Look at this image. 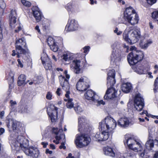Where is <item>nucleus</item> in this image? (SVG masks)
<instances>
[{
    "label": "nucleus",
    "mask_w": 158,
    "mask_h": 158,
    "mask_svg": "<svg viewBox=\"0 0 158 158\" xmlns=\"http://www.w3.org/2000/svg\"><path fill=\"white\" fill-rule=\"evenodd\" d=\"M10 143L11 146L14 150H17V148L20 147L25 154L31 158H38L39 156V150L32 146L28 147L29 142L22 136H18L16 140H11Z\"/></svg>",
    "instance_id": "1"
},
{
    "label": "nucleus",
    "mask_w": 158,
    "mask_h": 158,
    "mask_svg": "<svg viewBox=\"0 0 158 158\" xmlns=\"http://www.w3.org/2000/svg\"><path fill=\"white\" fill-rule=\"evenodd\" d=\"M140 29L134 27H130L128 32L125 30L123 34V39L130 44L137 42L140 39Z\"/></svg>",
    "instance_id": "2"
},
{
    "label": "nucleus",
    "mask_w": 158,
    "mask_h": 158,
    "mask_svg": "<svg viewBox=\"0 0 158 158\" xmlns=\"http://www.w3.org/2000/svg\"><path fill=\"white\" fill-rule=\"evenodd\" d=\"M138 21V16L135 13L134 9L131 6L126 8L123 17V23L125 24L126 21L134 25L137 24Z\"/></svg>",
    "instance_id": "3"
},
{
    "label": "nucleus",
    "mask_w": 158,
    "mask_h": 158,
    "mask_svg": "<svg viewBox=\"0 0 158 158\" xmlns=\"http://www.w3.org/2000/svg\"><path fill=\"white\" fill-rule=\"evenodd\" d=\"M121 45L118 42H115L111 45L113 49L111 56L110 62L112 64L117 65L121 59Z\"/></svg>",
    "instance_id": "4"
},
{
    "label": "nucleus",
    "mask_w": 158,
    "mask_h": 158,
    "mask_svg": "<svg viewBox=\"0 0 158 158\" xmlns=\"http://www.w3.org/2000/svg\"><path fill=\"white\" fill-rule=\"evenodd\" d=\"M130 50L132 51L127 56V59L128 62L131 65H134L139 61L142 60L143 57L142 51L136 50L135 46H131Z\"/></svg>",
    "instance_id": "5"
},
{
    "label": "nucleus",
    "mask_w": 158,
    "mask_h": 158,
    "mask_svg": "<svg viewBox=\"0 0 158 158\" xmlns=\"http://www.w3.org/2000/svg\"><path fill=\"white\" fill-rule=\"evenodd\" d=\"M116 126V121L112 118L107 117L99 123V128L101 130H105L111 133Z\"/></svg>",
    "instance_id": "6"
},
{
    "label": "nucleus",
    "mask_w": 158,
    "mask_h": 158,
    "mask_svg": "<svg viewBox=\"0 0 158 158\" xmlns=\"http://www.w3.org/2000/svg\"><path fill=\"white\" fill-rule=\"evenodd\" d=\"M123 142L125 145L127 144L129 149L135 152L141 151L143 150L141 143L133 137H128L126 135Z\"/></svg>",
    "instance_id": "7"
},
{
    "label": "nucleus",
    "mask_w": 158,
    "mask_h": 158,
    "mask_svg": "<svg viewBox=\"0 0 158 158\" xmlns=\"http://www.w3.org/2000/svg\"><path fill=\"white\" fill-rule=\"evenodd\" d=\"M90 141V138L86 135H77L75 142L77 147L81 148L88 145Z\"/></svg>",
    "instance_id": "8"
},
{
    "label": "nucleus",
    "mask_w": 158,
    "mask_h": 158,
    "mask_svg": "<svg viewBox=\"0 0 158 158\" xmlns=\"http://www.w3.org/2000/svg\"><path fill=\"white\" fill-rule=\"evenodd\" d=\"M89 81L86 77H81L78 81L76 85V88L77 90L83 91L86 90L89 88Z\"/></svg>",
    "instance_id": "9"
},
{
    "label": "nucleus",
    "mask_w": 158,
    "mask_h": 158,
    "mask_svg": "<svg viewBox=\"0 0 158 158\" xmlns=\"http://www.w3.org/2000/svg\"><path fill=\"white\" fill-rule=\"evenodd\" d=\"M64 74L66 78L64 76L61 75L59 77L60 84L63 89L65 91L69 90V85L68 80L70 78V76L68 74L67 71L66 70L64 72Z\"/></svg>",
    "instance_id": "10"
},
{
    "label": "nucleus",
    "mask_w": 158,
    "mask_h": 158,
    "mask_svg": "<svg viewBox=\"0 0 158 158\" xmlns=\"http://www.w3.org/2000/svg\"><path fill=\"white\" fill-rule=\"evenodd\" d=\"M134 105L135 108L138 111H141L143 109L144 106V99L140 94L136 95L134 100Z\"/></svg>",
    "instance_id": "11"
},
{
    "label": "nucleus",
    "mask_w": 158,
    "mask_h": 158,
    "mask_svg": "<svg viewBox=\"0 0 158 158\" xmlns=\"http://www.w3.org/2000/svg\"><path fill=\"white\" fill-rule=\"evenodd\" d=\"M78 22L74 19H69L65 29L66 31H72L77 30L78 28Z\"/></svg>",
    "instance_id": "12"
},
{
    "label": "nucleus",
    "mask_w": 158,
    "mask_h": 158,
    "mask_svg": "<svg viewBox=\"0 0 158 158\" xmlns=\"http://www.w3.org/2000/svg\"><path fill=\"white\" fill-rule=\"evenodd\" d=\"M78 131L80 132L82 130L87 131L89 128V124L85 118L83 116H81L78 118Z\"/></svg>",
    "instance_id": "13"
},
{
    "label": "nucleus",
    "mask_w": 158,
    "mask_h": 158,
    "mask_svg": "<svg viewBox=\"0 0 158 158\" xmlns=\"http://www.w3.org/2000/svg\"><path fill=\"white\" fill-rule=\"evenodd\" d=\"M113 85H109L106 91L104 96L105 99H111L116 97L117 96V91L112 87Z\"/></svg>",
    "instance_id": "14"
},
{
    "label": "nucleus",
    "mask_w": 158,
    "mask_h": 158,
    "mask_svg": "<svg viewBox=\"0 0 158 158\" xmlns=\"http://www.w3.org/2000/svg\"><path fill=\"white\" fill-rule=\"evenodd\" d=\"M41 59L45 69H50L52 67V63L47 55L44 53V51H43Z\"/></svg>",
    "instance_id": "15"
},
{
    "label": "nucleus",
    "mask_w": 158,
    "mask_h": 158,
    "mask_svg": "<svg viewBox=\"0 0 158 158\" xmlns=\"http://www.w3.org/2000/svg\"><path fill=\"white\" fill-rule=\"evenodd\" d=\"M84 96L86 99L93 102L97 101L99 99L98 96L91 89L88 90L84 94Z\"/></svg>",
    "instance_id": "16"
},
{
    "label": "nucleus",
    "mask_w": 158,
    "mask_h": 158,
    "mask_svg": "<svg viewBox=\"0 0 158 158\" xmlns=\"http://www.w3.org/2000/svg\"><path fill=\"white\" fill-rule=\"evenodd\" d=\"M57 108L54 106L51 108L48 109V114L52 122H56L57 119Z\"/></svg>",
    "instance_id": "17"
},
{
    "label": "nucleus",
    "mask_w": 158,
    "mask_h": 158,
    "mask_svg": "<svg viewBox=\"0 0 158 158\" xmlns=\"http://www.w3.org/2000/svg\"><path fill=\"white\" fill-rule=\"evenodd\" d=\"M115 75V71L114 69L110 70L108 72V77L107 78V87L109 85H113L115 83V81L114 79Z\"/></svg>",
    "instance_id": "18"
},
{
    "label": "nucleus",
    "mask_w": 158,
    "mask_h": 158,
    "mask_svg": "<svg viewBox=\"0 0 158 158\" xmlns=\"http://www.w3.org/2000/svg\"><path fill=\"white\" fill-rule=\"evenodd\" d=\"M17 18H10L9 19L10 24L12 28H16L15 31L16 32H18L20 31L22 29V26L19 23H16Z\"/></svg>",
    "instance_id": "19"
},
{
    "label": "nucleus",
    "mask_w": 158,
    "mask_h": 158,
    "mask_svg": "<svg viewBox=\"0 0 158 158\" xmlns=\"http://www.w3.org/2000/svg\"><path fill=\"white\" fill-rule=\"evenodd\" d=\"M149 69V68L148 67L143 66L141 64H139L135 67V66H134V71L139 74L146 73Z\"/></svg>",
    "instance_id": "20"
},
{
    "label": "nucleus",
    "mask_w": 158,
    "mask_h": 158,
    "mask_svg": "<svg viewBox=\"0 0 158 158\" xmlns=\"http://www.w3.org/2000/svg\"><path fill=\"white\" fill-rule=\"evenodd\" d=\"M81 61L78 60H74L70 65L71 70H73L76 74L79 73L80 71V68Z\"/></svg>",
    "instance_id": "21"
},
{
    "label": "nucleus",
    "mask_w": 158,
    "mask_h": 158,
    "mask_svg": "<svg viewBox=\"0 0 158 158\" xmlns=\"http://www.w3.org/2000/svg\"><path fill=\"white\" fill-rule=\"evenodd\" d=\"M33 14L37 22L40 21L42 17L41 12L37 7H35L32 10Z\"/></svg>",
    "instance_id": "22"
},
{
    "label": "nucleus",
    "mask_w": 158,
    "mask_h": 158,
    "mask_svg": "<svg viewBox=\"0 0 158 158\" xmlns=\"http://www.w3.org/2000/svg\"><path fill=\"white\" fill-rule=\"evenodd\" d=\"M62 62L64 64H69L70 63V60L72 59L73 57L72 54L69 52L64 53L62 57Z\"/></svg>",
    "instance_id": "23"
},
{
    "label": "nucleus",
    "mask_w": 158,
    "mask_h": 158,
    "mask_svg": "<svg viewBox=\"0 0 158 158\" xmlns=\"http://www.w3.org/2000/svg\"><path fill=\"white\" fill-rule=\"evenodd\" d=\"M129 123L128 119L125 117L121 118L118 121V125L121 127L124 128L128 127Z\"/></svg>",
    "instance_id": "24"
},
{
    "label": "nucleus",
    "mask_w": 158,
    "mask_h": 158,
    "mask_svg": "<svg viewBox=\"0 0 158 158\" xmlns=\"http://www.w3.org/2000/svg\"><path fill=\"white\" fill-rule=\"evenodd\" d=\"M103 151L104 154L107 156H108L112 157L115 156V154L113 149L109 147H106L103 148Z\"/></svg>",
    "instance_id": "25"
},
{
    "label": "nucleus",
    "mask_w": 158,
    "mask_h": 158,
    "mask_svg": "<svg viewBox=\"0 0 158 158\" xmlns=\"http://www.w3.org/2000/svg\"><path fill=\"white\" fill-rule=\"evenodd\" d=\"M23 46L25 48H26V43L24 38L16 39L15 41V48L22 47Z\"/></svg>",
    "instance_id": "26"
},
{
    "label": "nucleus",
    "mask_w": 158,
    "mask_h": 158,
    "mask_svg": "<svg viewBox=\"0 0 158 158\" xmlns=\"http://www.w3.org/2000/svg\"><path fill=\"white\" fill-rule=\"evenodd\" d=\"M149 139L147 141L145 146L146 148L148 150H152L154 147V140L152 139V137L150 136Z\"/></svg>",
    "instance_id": "27"
},
{
    "label": "nucleus",
    "mask_w": 158,
    "mask_h": 158,
    "mask_svg": "<svg viewBox=\"0 0 158 158\" xmlns=\"http://www.w3.org/2000/svg\"><path fill=\"white\" fill-rule=\"evenodd\" d=\"M65 8L69 12H73L78 11V8L75 6L72 5L71 2L68 3L65 6Z\"/></svg>",
    "instance_id": "28"
},
{
    "label": "nucleus",
    "mask_w": 158,
    "mask_h": 158,
    "mask_svg": "<svg viewBox=\"0 0 158 158\" xmlns=\"http://www.w3.org/2000/svg\"><path fill=\"white\" fill-rule=\"evenodd\" d=\"M15 48L17 52L16 55L18 58L22 57V55H25L27 52L26 50L23 48L22 47H19Z\"/></svg>",
    "instance_id": "29"
},
{
    "label": "nucleus",
    "mask_w": 158,
    "mask_h": 158,
    "mask_svg": "<svg viewBox=\"0 0 158 158\" xmlns=\"http://www.w3.org/2000/svg\"><path fill=\"white\" fill-rule=\"evenodd\" d=\"M131 85L130 83H127L123 84L122 86V90L125 93H129L131 89Z\"/></svg>",
    "instance_id": "30"
},
{
    "label": "nucleus",
    "mask_w": 158,
    "mask_h": 158,
    "mask_svg": "<svg viewBox=\"0 0 158 158\" xmlns=\"http://www.w3.org/2000/svg\"><path fill=\"white\" fill-rule=\"evenodd\" d=\"M26 80L25 76L24 75L21 74L18 77V84L19 86H21L23 84H25Z\"/></svg>",
    "instance_id": "31"
},
{
    "label": "nucleus",
    "mask_w": 158,
    "mask_h": 158,
    "mask_svg": "<svg viewBox=\"0 0 158 158\" xmlns=\"http://www.w3.org/2000/svg\"><path fill=\"white\" fill-rule=\"evenodd\" d=\"M21 123L16 121H13L12 123V127L13 130H19L21 127Z\"/></svg>",
    "instance_id": "32"
},
{
    "label": "nucleus",
    "mask_w": 158,
    "mask_h": 158,
    "mask_svg": "<svg viewBox=\"0 0 158 158\" xmlns=\"http://www.w3.org/2000/svg\"><path fill=\"white\" fill-rule=\"evenodd\" d=\"M102 132L100 133V136L102 139H103L102 141H104L108 139L109 137L108 132L105 130H102Z\"/></svg>",
    "instance_id": "33"
},
{
    "label": "nucleus",
    "mask_w": 158,
    "mask_h": 158,
    "mask_svg": "<svg viewBox=\"0 0 158 158\" xmlns=\"http://www.w3.org/2000/svg\"><path fill=\"white\" fill-rule=\"evenodd\" d=\"M152 43V41H149L145 43H143L142 42H141L139 43V46L141 48L146 49Z\"/></svg>",
    "instance_id": "34"
},
{
    "label": "nucleus",
    "mask_w": 158,
    "mask_h": 158,
    "mask_svg": "<svg viewBox=\"0 0 158 158\" xmlns=\"http://www.w3.org/2000/svg\"><path fill=\"white\" fill-rule=\"evenodd\" d=\"M64 101L65 102H67L66 105L67 108L71 109L73 107L74 103L72 102V99H64Z\"/></svg>",
    "instance_id": "35"
},
{
    "label": "nucleus",
    "mask_w": 158,
    "mask_h": 158,
    "mask_svg": "<svg viewBox=\"0 0 158 158\" xmlns=\"http://www.w3.org/2000/svg\"><path fill=\"white\" fill-rule=\"evenodd\" d=\"M3 28V25L2 19V18H0V42L2 40L3 38L2 31Z\"/></svg>",
    "instance_id": "36"
},
{
    "label": "nucleus",
    "mask_w": 158,
    "mask_h": 158,
    "mask_svg": "<svg viewBox=\"0 0 158 158\" xmlns=\"http://www.w3.org/2000/svg\"><path fill=\"white\" fill-rule=\"evenodd\" d=\"M135 156L133 154H131L130 153L125 154L124 156L120 155L119 158H135Z\"/></svg>",
    "instance_id": "37"
},
{
    "label": "nucleus",
    "mask_w": 158,
    "mask_h": 158,
    "mask_svg": "<svg viewBox=\"0 0 158 158\" xmlns=\"http://www.w3.org/2000/svg\"><path fill=\"white\" fill-rule=\"evenodd\" d=\"M152 15V18L155 21L158 22V10L153 11Z\"/></svg>",
    "instance_id": "38"
},
{
    "label": "nucleus",
    "mask_w": 158,
    "mask_h": 158,
    "mask_svg": "<svg viewBox=\"0 0 158 158\" xmlns=\"http://www.w3.org/2000/svg\"><path fill=\"white\" fill-rule=\"evenodd\" d=\"M48 44L49 47L55 44L56 43L54 42L53 39L51 37H49L47 39Z\"/></svg>",
    "instance_id": "39"
},
{
    "label": "nucleus",
    "mask_w": 158,
    "mask_h": 158,
    "mask_svg": "<svg viewBox=\"0 0 158 158\" xmlns=\"http://www.w3.org/2000/svg\"><path fill=\"white\" fill-rule=\"evenodd\" d=\"M154 91L156 92L158 91V77H156L154 81Z\"/></svg>",
    "instance_id": "40"
},
{
    "label": "nucleus",
    "mask_w": 158,
    "mask_h": 158,
    "mask_svg": "<svg viewBox=\"0 0 158 158\" xmlns=\"http://www.w3.org/2000/svg\"><path fill=\"white\" fill-rule=\"evenodd\" d=\"M17 18V14L15 10H12L11 11L9 15V19Z\"/></svg>",
    "instance_id": "41"
},
{
    "label": "nucleus",
    "mask_w": 158,
    "mask_h": 158,
    "mask_svg": "<svg viewBox=\"0 0 158 158\" xmlns=\"http://www.w3.org/2000/svg\"><path fill=\"white\" fill-rule=\"evenodd\" d=\"M74 107L75 111L77 113H81L83 110V109L79 105L76 106Z\"/></svg>",
    "instance_id": "42"
},
{
    "label": "nucleus",
    "mask_w": 158,
    "mask_h": 158,
    "mask_svg": "<svg viewBox=\"0 0 158 158\" xmlns=\"http://www.w3.org/2000/svg\"><path fill=\"white\" fill-rule=\"evenodd\" d=\"M94 139L98 141H102L103 139H102L100 136V133L98 132L95 135L94 137Z\"/></svg>",
    "instance_id": "43"
},
{
    "label": "nucleus",
    "mask_w": 158,
    "mask_h": 158,
    "mask_svg": "<svg viewBox=\"0 0 158 158\" xmlns=\"http://www.w3.org/2000/svg\"><path fill=\"white\" fill-rule=\"evenodd\" d=\"M7 79L10 80L11 82L13 81L14 80V73L13 72L10 71L9 74V76Z\"/></svg>",
    "instance_id": "44"
},
{
    "label": "nucleus",
    "mask_w": 158,
    "mask_h": 158,
    "mask_svg": "<svg viewBox=\"0 0 158 158\" xmlns=\"http://www.w3.org/2000/svg\"><path fill=\"white\" fill-rule=\"evenodd\" d=\"M50 47V49L54 52H56L58 49V47L56 45V43L51 46Z\"/></svg>",
    "instance_id": "45"
},
{
    "label": "nucleus",
    "mask_w": 158,
    "mask_h": 158,
    "mask_svg": "<svg viewBox=\"0 0 158 158\" xmlns=\"http://www.w3.org/2000/svg\"><path fill=\"white\" fill-rule=\"evenodd\" d=\"M140 156L143 158H148L149 156L147 155V154L145 152V150H144L143 152L139 154Z\"/></svg>",
    "instance_id": "46"
},
{
    "label": "nucleus",
    "mask_w": 158,
    "mask_h": 158,
    "mask_svg": "<svg viewBox=\"0 0 158 158\" xmlns=\"http://www.w3.org/2000/svg\"><path fill=\"white\" fill-rule=\"evenodd\" d=\"M21 2L24 6H26L29 7L31 5V3L30 2L25 0H22Z\"/></svg>",
    "instance_id": "47"
},
{
    "label": "nucleus",
    "mask_w": 158,
    "mask_h": 158,
    "mask_svg": "<svg viewBox=\"0 0 158 158\" xmlns=\"http://www.w3.org/2000/svg\"><path fill=\"white\" fill-rule=\"evenodd\" d=\"M52 94L50 92H47L46 98V99L48 100H51L52 99Z\"/></svg>",
    "instance_id": "48"
},
{
    "label": "nucleus",
    "mask_w": 158,
    "mask_h": 158,
    "mask_svg": "<svg viewBox=\"0 0 158 158\" xmlns=\"http://www.w3.org/2000/svg\"><path fill=\"white\" fill-rule=\"evenodd\" d=\"M6 5L4 2L3 0L0 1V7L2 9H5Z\"/></svg>",
    "instance_id": "49"
},
{
    "label": "nucleus",
    "mask_w": 158,
    "mask_h": 158,
    "mask_svg": "<svg viewBox=\"0 0 158 158\" xmlns=\"http://www.w3.org/2000/svg\"><path fill=\"white\" fill-rule=\"evenodd\" d=\"M154 148L158 150V140L156 139L154 140Z\"/></svg>",
    "instance_id": "50"
},
{
    "label": "nucleus",
    "mask_w": 158,
    "mask_h": 158,
    "mask_svg": "<svg viewBox=\"0 0 158 158\" xmlns=\"http://www.w3.org/2000/svg\"><path fill=\"white\" fill-rule=\"evenodd\" d=\"M148 3L151 5H153L155 3L157 0H147Z\"/></svg>",
    "instance_id": "51"
},
{
    "label": "nucleus",
    "mask_w": 158,
    "mask_h": 158,
    "mask_svg": "<svg viewBox=\"0 0 158 158\" xmlns=\"http://www.w3.org/2000/svg\"><path fill=\"white\" fill-rule=\"evenodd\" d=\"M90 47L89 46H85L83 48L84 52L87 53L89 51Z\"/></svg>",
    "instance_id": "52"
},
{
    "label": "nucleus",
    "mask_w": 158,
    "mask_h": 158,
    "mask_svg": "<svg viewBox=\"0 0 158 158\" xmlns=\"http://www.w3.org/2000/svg\"><path fill=\"white\" fill-rule=\"evenodd\" d=\"M118 29L117 28H116L115 30H114V32L115 33H116L118 35H119L122 33V31H118Z\"/></svg>",
    "instance_id": "53"
},
{
    "label": "nucleus",
    "mask_w": 158,
    "mask_h": 158,
    "mask_svg": "<svg viewBox=\"0 0 158 158\" xmlns=\"http://www.w3.org/2000/svg\"><path fill=\"white\" fill-rule=\"evenodd\" d=\"M94 102H97L98 103V104L99 105H100L101 104H102V105H104L105 104V102H104L102 100H101L100 101H99V99H98L97 101H95Z\"/></svg>",
    "instance_id": "54"
},
{
    "label": "nucleus",
    "mask_w": 158,
    "mask_h": 158,
    "mask_svg": "<svg viewBox=\"0 0 158 158\" xmlns=\"http://www.w3.org/2000/svg\"><path fill=\"white\" fill-rule=\"evenodd\" d=\"M10 106L12 107H14V106L17 104L16 102L15 101H13V100H11L10 101Z\"/></svg>",
    "instance_id": "55"
},
{
    "label": "nucleus",
    "mask_w": 158,
    "mask_h": 158,
    "mask_svg": "<svg viewBox=\"0 0 158 158\" xmlns=\"http://www.w3.org/2000/svg\"><path fill=\"white\" fill-rule=\"evenodd\" d=\"M58 129L57 128L54 127L52 128V132L56 135L58 134Z\"/></svg>",
    "instance_id": "56"
},
{
    "label": "nucleus",
    "mask_w": 158,
    "mask_h": 158,
    "mask_svg": "<svg viewBox=\"0 0 158 158\" xmlns=\"http://www.w3.org/2000/svg\"><path fill=\"white\" fill-rule=\"evenodd\" d=\"M66 94H65V96L66 97V99H71V98H69V94H70V92L69 91V90L66 91Z\"/></svg>",
    "instance_id": "57"
},
{
    "label": "nucleus",
    "mask_w": 158,
    "mask_h": 158,
    "mask_svg": "<svg viewBox=\"0 0 158 158\" xmlns=\"http://www.w3.org/2000/svg\"><path fill=\"white\" fill-rule=\"evenodd\" d=\"M64 143L62 142L61 143V145L60 146L59 148L60 149H61L62 148H63L64 149H65L66 147L64 146Z\"/></svg>",
    "instance_id": "58"
},
{
    "label": "nucleus",
    "mask_w": 158,
    "mask_h": 158,
    "mask_svg": "<svg viewBox=\"0 0 158 158\" xmlns=\"http://www.w3.org/2000/svg\"><path fill=\"white\" fill-rule=\"evenodd\" d=\"M60 91H61L60 89V88H58L57 89V90L56 92V93L57 95H58V96H60L61 94Z\"/></svg>",
    "instance_id": "59"
},
{
    "label": "nucleus",
    "mask_w": 158,
    "mask_h": 158,
    "mask_svg": "<svg viewBox=\"0 0 158 158\" xmlns=\"http://www.w3.org/2000/svg\"><path fill=\"white\" fill-rule=\"evenodd\" d=\"M17 61L20 67L21 68H22L23 67V65L20 61V60L19 59H18L17 60Z\"/></svg>",
    "instance_id": "60"
},
{
    "label": "nucleus",
    "mask_w": 158,
    "mask_h": 158,
    "mask_svg": "<svg viewBox=\"0 0 158 158\" xmlns=\"http://www.w3.org/2000/svg\"><path fill=\"white\" fill-rule=\"evenodd\" d=\"M5 132V130L3 128H0V135L3 134Z\"/></svg>",
    "instance_id": "61"
},
{
    "label": "nucleus",
    "mask_w": 158,
    "mask_h": 158,
    "mask_svg": "<svg viewBox=\"0 0 158 158\" xmlns=\"http://www.w3.org/2000/svg\"><path fill=\"white\" fill-rule=\"evenodd\" d=\"M66 158H75L74 157L72 156V155L71 153L69 154L68 156L66 157Z\"/></svg>",
    "instance_id": "62"
},
{
    "label": "nucleus",
    "mask_w": 158,
    "mask_h": 158,
    "mask_svg": "<svg viewBox=\"0 0 158 158\" xmlns=\"http://www.w3.org/2000/svg\"><path fill=\"white\" fill-rule=\"evenodd\" d=\"M41 144L43 145V147L44 148H45L46 147L47 145H48V143H45L44 142H42Z\"/></svg>",
    "instance_id": "63"
},
{
    "label": "nucleus",
    "mask_w": 158,
    "mask_h": 158,
    "mask_svg": "<svg viewBox=\"0 0 158 158\" xmlns=\"http://www.w3.org/2000/svg\"><path fill=\"white\" fill-rule=\"evenodd\" d=\"M153 158H158V151L156 152Z\"/></svg>",
    "instance_id": "64"
}]
</instances>
